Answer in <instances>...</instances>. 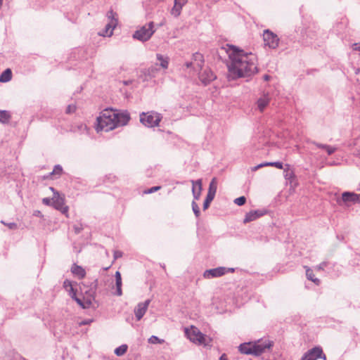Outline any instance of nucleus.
Listing matches in <instances>:
<instances>
[{
	"mask_svg": "<svg viewBox=\"0 0 360 360\" xmlns=\"http://www.w3.org/2000/svg\"><path fill=\"white\" fill-rule=\"evenodd\" d=\"M122 256V253L120 251H115L114 252V258L115 259L121 257Z\"/></svg>",
	"mask_w": 360,
	"mask_h": 360,
	"instance_id": "obj_43",
	"label": "nucleus"
},
{
	"mask_svg": "<svg viewBox=\"0 0 360 360\" xmlns=\"http://www.w3.org/2000/svg\"><path fill=\"white\" fill-rule=\"evenodd\" d=\"M76 106L73 104L69 105L66 108V113L70 114L75 111Z\"/></svg>",
	"mask_w": 360,
	"mask_h": 360,
	"instance_id": "obj_37",
	"label": "nucleus"
},
{
	"mask_svg": "<svg viewBox=\"0 0 360 360\" xmlns=\"http://www.w3.org/2000/svg\"><path fill=\"white\" fill-rule=\"evenodd\" d=\"M115 285H116V292L115 294L117 296H121L122 295V277L121 274L119 271L115 272Z\"/></svg>",
	"mask_w": 360,
	"mask_h": 360,
	"instance_id": "obj_21",
	"label": "nucleus"
},
{
	"mask_svg": "<svg viewBox=\"0 0 360 360\" xmlns=\"http://www.w3.org/2000/svg\"><path fill=\"white\" fill-rule=\"evenodd\" d=\"M129 114L127 111L113 109L104 110L97 118L96 130L109 131L117 127L126 125L129 121Z\"/></svg>",
	"mask_w": 360,
	"mask_h": 360,
	"instance_id": "obj_2",
	"label": "nucleus"
},
{
	"mask_svg": "<svg viewBox=\"0 0 360 360\" xmlns=\"http://www.w3.org/2000/svg\"><path fill=\"white\" fill-rule=\"evenodd\" d=\"M71 272L79 279L84 278L86 275L84 269L81 266H78L75 264L72 266Z\"/></svg>",
	"mask_w": 360,
	"mask_h": 360,
	"instance_id": "obj_20",
	"label": "nucleus"
},
{
	"mask_svg": "<svg viewBox=\"0 0 360 360\" xmlns=\"http://www.w3.org/2000/svg\"><path fill=\"white\" fill-rule=\"evenodd\" d=\"M262 167V165H261V164H259V165H257V166H255V167H252L251 170L252 172H255V171H257V169H260Z\"/></svg>",
	"mask_w": 360,
	"mask_h": 360,
	"instance_id": "obj_47",
	"label": "nucleus"
},
{
	"mask_svg": "<svg viewBox=\"0 0 360 360\" xmlns=\"http://www.w3.org/2000/svg\"><path fill=\"white\" fill-rule=\"evenodd\" d=\"M318 358H323L326 360L325 354H323V351L320 347H314L307 353L302 360H316Z\"/></svg>",
	"mask_w": 360,
	"mask_h": 360,
	"instance_id": "obj_15",
	"label": "nucleus"
},
{
	"mask_svg": "<svg viewBox=\"0 0 360 360\" xmlns=\"http://www.w3.org/2000/svg\"><path fill=\"white\" fill-rule=\"evenodd\" d=\"M214 198V196L207 195L206 199L205 200L204 203H203V210H207L209 207L211 202L213 200Z\"/></svg>",
	"mask_w": 360,
	"mask_h": 360,
	"instance_id": "obj_30",
	"label": "nucleus"
},
{
	"mask_svg": "<svg viewBox=\"0 0 360 360\" xmlns=\"http://www.w3.org/2000/svg\"><path fill=\"white\" fill-rule=\"evenodd\" d=\"M79 129L81 131H86V133H88V129H87V127L84 124H81L79 126Z\"/></svg>",
	"mask_w": 360,
	"mask_h": 360,
	"instance_id": "obj_45",
	"label": "nucleus"
},
{
	"mask_svg": "<svg viewBox=\"0 0 360 360\" xmlns=\"http://www.w3.org/2000/svg\"><path fill=\"white\" fill-rule=\"evenodd\" d=\"M185 334L195 344L204 346L211 345L212 338L202 334L198 328L193 326L186 328Z\"/></svg>",
	"mask_w": 360,
	"mask_h": 360,
	"instance_id": "obj_3",
	"label": "nucleus"
},
{
	"mask_svg": "<svg viewBox=\"0 0 360 360\" xmlns=\"http://www.w3.org/2000/svg\"><path fill=\"white\" fill-rule=\"evenodd\" d=\"M192 209L196 217H198L200 214V209L195 201L192 202Z\"/></svg>",
	"mask_w": 360,
	"mask_h": 360,
	"instance_id": "obj_31",
	"label": "nucleus"
},
{
	"mask_svg": "<svg viewBox=\"0 0 360 360\" xmlns=\"http://www.w3.org/2000/svg\"><path fill=\"white\" fill-rule=\"evenodd\" d=\"M269 77L268 75H265V76L264 77V79H265V80H268V79H269Z\"/></svg>",
	"mask_w": 360,
	"mask_h": 360,
	"instance_id": "obj_52",
	"label": "nucleus"
},
{
	"mask_svg": "<svg viewBox=\"0 0 360 360\" xmlns=\"http://www.w3.org/2000/svg\"><path fill=\"white\" fill-rule=\"evenodd\" d=\"M352 49L355 51H360V42L353 44Z\"/></svg>",
	"mask_w": 360,
	"mask_h": 360,
	"instance_id": "obj_42",
	"label": "nucleus"
},
{
	"mask_svg": "<svg viewBox=\"0 0 360 360\" xmlns=\"http://www.w3.org/2000/svg\"><path fill=\"white\" fill-rule=\"evenodd\" d=\"M162 115L156 112H142L140 115V122L146 127H154L158 126L161 121Z\"/></svg>",
	"mask_w": 360,
	"mask_h": 360,
	"instance_id": "obj_5",
	"label": "nucleus"
},
{
	"mask_svg": "<svg viewBox=\"0 0 360 360\" xmlns=\"http://www.w3.org/2000/svg\"><path fill=\"white\" fill-rule=\"evenodd\" d=\"M1 223L6 225L10 229H15L17 228V224L15 223L5 224L3 221H1Z\"/></svg>",
	"mask_w": 360,
	"mask_h": 360,
	"instance_id": "obj_41",
	"label": "nucleus"
},
{
	"mask_svg": "<svg viewBox=\"0 0 360 360\" xmlns=\"http://www.w3.org/2000/svg\"><path fill=\"white\" fill-rule=\"evenodd\" d=\"M304 269L306 270V276L307 279L311 281L316 285H319L320 284V280L314 276L312 269L307 266H304Z\"/></svg>",
	"mask_w": 360,
	"mask_h": 360,
	"instance_id": "obj_22",
	"label": "nucleus"
},
{
	"mask_svg": "<svg viewBox=\"0 0 360 360\" xmlns=\"http://www.w3.org/2000/svg\"><path fill=\"white\" fill-rule=\"evenodd\" d=\"M40 214V212H37V215H39Z\"/></svg>",
	"mask_w": 360,
	"mask_h": 360,
	"instance_id": "obj_55",
	"label": "nucleus"
},
{
	"mask_svg": "<svg viewBox=\"0 0 360 360\" xmlns=\"http://www.w3.org/2000/svg\"><path fill=\"white\" fill-rule=\"evenodd\" d=\"M327 264H328V263L326 262H323L321 264H319V265H317L315 267V269L318 270V271L323 270L324 268L327 266Z\"/></svg>",
	"mask_w": 360,
	"mask_h": 360,
	"instance_id": "obj_38",
	"label": "nucleus"
},
{
	"mask_svg": "<svg viewBox=\"0 0 360 360\" xmlns=\"http://www.w3.org/2000/svg\"><path fill=\"white\" fill-rule=\"evenodd\" d=\"M42 202L48 206L52 205V198H44L42 199Z\"/></svg>",
	"mask_w": 360,
	"mask_h": 360,
	"instance_id": "obj_40",
	"label": "nucleus"
},
{
	"mask_svg": "<svg viewBox=\"0 0 360 360\" xmlns=\"http://www.w3.org/2000/svg\"><path fill=\"white\" fill-rule=\"evenodd\" d=\"M12 72L10 69H6L0 75V82H7L11 79Z\"/></svg>",
	"mask_w": 360,
	"mask_h": 360,
	"instance_id": "obj_27",
	"label": "nucleus"
},
{
	"mask_svg": "<svg viewBox=\"0 0 360 360\" xmlns=\"http://www.w3.org/2000/svg\"><path fill=\"white\" fill-rule=\"evenodd\" d=\"M49 189L53 192V195L52 197V206L61 212V213L68 216V207L65 205V196L61 195L59 192L56 191L54 188L49 187Z\"/></svg>",
	"mask_w": 360,
	"mask_h": 360,
	"instance_id": "obj_6",
	"label": "nucleus"
},
{
	"mask_svg": "<svg viewBox=\"0 0 360 360\" xmlns=\"http://www.w3.org/2000/svg\"><path fill=\"white\" fill-rule=\"evenodd\" d=\"M219 360H228L227 357H226V355L225 354H223L220 358H219Z\"/></svg>",
	"mask_w": 360,
	"mask_h": 360,
	"instance_id": "obj_50",
	"label": "nucleus"
},
{
	"mask_svg": "<svg viewBox=\"0 0 360 360\" xmlns=\"http://www.w3.org/2000/svg\"><path fill=\"white\" fill-rule=\"evenodd\" d=\"M11 119V115L9 112L6 110H0V122L8 123Z\"/></svg>",
	"mask_w": 360,
	"mask_h": 360,
	"instance_id": "obj_28",
	"label": "nucleus"
},
{
	"mask_svg": "<svg viewBox=\"0 0 360 360\" xmlns=\"http://www.w3.org/2000/svg\"><path fill=\"white\" fill-rule=\"evenodd\" d=\"M293 176V173L292 172H286L285 174V177L286 179H290Z\"/></svg>",
	"mask_w": 360,
	"mask_h": 360,
	"instance_id": "obj_46",
	"label": "nucleus"
},
{
	"mask_svg": "<svg viewBox=\"0 0 360 360\" xmlns=\"http://www.w3.org/2000/svg\"><path fill=\"white\" fill-rule=\"evenodd\" d=\"M313 143L318 148H322V149H325V147L327 146L326 144H321V143H316V142H313Z\"/></svg>",
	"mask_w": 360,
	"mask_h": 360,
	"instance_id": "obj_44",
	"label": "nucleus"
},
{
	"mask_svg": "<svg viewBox=\"0 0 360 360\" xmlns=\"http://www.w3.org/2000/svg\"><path fill=\"white\" fill-rule=\"evenodd\" d=\"M75 231H76L77 233H79V228H75Z\"/></svg>",
	"mask_w": 360,
	"mask_h": 360,
	"instance_id": "obj_53",
	"label": "nucleus"
},
{
	"mask_svg": "<svg viewBox=\"0 0 360 360\" xmlns=\"http://www.w3.org/2000/svg\"><path fill=\"white\" fill-rule=\"evenodd\" d=\"M271 100V95L268 91L262 92L259 97L257 98L256 105L257 109L260 112H263L266 108L269 105L270 101Z\"/></svg>",
	"mask_w": 360,
	"mask_h": 360,
	"instance_id": "obj_12",
	"label": "nucleus"
},
{
	"mask_svg": "<svg viewBox=\"0 0 360 360\" xmlns=\"http://www.w3.org/2000/svg\"><path fill=\"white\" fill-rule=\"evenodd\" d=\"M157 60L160 61V65L164 69H167L169 65V57L164 56L161 54H157L156 56Z\"/></svg>",
	"mask_w": 360,
	"mask_h": 360,
	"instance_id": "obj_24",
	"label": "nucleus"
},
{
	"mask_svg": "<svg viewBox=\"0 0 360 360\" xmlns=\"http://www.w3.org/2000/svg\"><path fill=\"white\" fill-rule=\"evenodd\" d=\"M261 165H262V167H266V166H271V162H266L261 163Z\"/></svg>",
	"mask_w": 360,
	"mask_h": 360,
	"instance_id": "obj_49",
	"label": "nucleus"
},
{
	"mask_svg": "<svg viewBox=\"0 0 360 360\" xmlns=\"http://www.w3.org/2000/svg\"><path fill=\"white\" fill-rule=\"evenodd\" d=\"M40 214V212H37V215H39Z\"/></svg>",
	"mask_w": 360,
	"mask_h": 360,
	"instance_id": "obj_54",
	"label": "nucleus"
},
{
	"mask_svg": "<svg viewBox=\"0 0 360 360\" xmlns=\"http://www.w3.org/2000/svg\"><path fill=\"white\" fill-rule=\"evenodd\" d=\"M233 268H226L223 266L207 269L203 273V276L205 278L210 279L212 278H217L226 274L228 272H234Z\"/></svg>",
	"mask_w": 360,
	"mask_h": 360,
	"instance_id": "obj_8",
	"label": "nucleus"
},
{
	"mask_svg": "<svg viewBox=\"0 0 360 360\" xmlns=\"http://www.w3.org/2000/svg\"><path fill=\"white\" fill-rule=\"evenodd\" d=\"M62 172H63L62 167L60 165H58L54 167L53 170L51 174L60 175L62 174Z\"/></svg>",
	"mask_w": 360,
	"mask_h": 360,
	"instance_id": "obj_34",
	"label": "nucleus"
},
{
	"mask_svg": "<svg viewBox=\"0 0 360 360\" xmlns=\"http://www.w3.org/2000/svg\"><path fill=\"white\" fill-rule=\"evenodd\" d=\"M245 202H246V198L244 196H240L234 200L235 204H236L238 206L243 205L245 203Z\"/></svg>",
	"mask_w": 360,
	"mask_h": 360,
	"instance_id": "obj_33",
	"label": "nucleus"
},
{
	"mask_svg": "<svg viewBox=\"0 0 360 360\" xmlns=\"http://www.w3.org/2000/svg\"><path fill=\"white\" fill-rule=\"evenodd\" d=\"M127 345H122L115 349V354L118 356H122L127 352Z\"/></svg>",
	"mask_w": 360,
	"mask_h": 360,
	"instance_id": "obj_29",
	"label": "nucleus"
},
{
	"mask_svg": "<svg viewBox=\"0 0 360 360\" xmlns=\"http://www.w3.org/2000/svg\"><path fill=\"white\" fill-rule=\"evenodd\" d=\"M91 321H92L91 320H86V321L81 322L79 324L80 325H86V324H89Z\"/></svg>",
	"mask_w": 360,
	"mask_h": 360,
	"instance_id": "obj_48",
	"label": "nucleus"
},
{
	"mask_svg": "<svg viewBox=\"0 0 360 360\" xmlns=\"http://www.w3.org/2000/svg\"><path fill=\"white\" fill-rule=\"evenodd\" d=\"M174 1L179 2L184 4H186L187 2V0H174Z\"/></svg>",
	"mask_w": 360,
	"mask_h": 360,
	"instance_id": "obj_51",
	"label": "nucleus"
},
{
	"mask_svg": "<svg viewBox=\"0 0 360 360\" xmlns=\"http://www.w3.org/2000/svg\"><path fill=\"white\" fill-rule=\"evenodd\" d=\"M150 303V300H146L143 302H139L134 309V314L137 321H140L145 315L148 306Z\"/></svg>",
	"mask_w": 360,
	"mask_h": 360,
	"instance_id": "obj_13",
	"label": "nucleus"
},
{
	"mask_svg": "<svg viewBox=\"0 0 360 360\" xmlns=\"http://www.w3.org/2000/svg\"><path fill=\"white\" fill-rule=\"evenodd\" d=\"M160 189V186H153V187L145 191L144 193H146V194L153 193L155 191H158Z\"/></svg>",
	"mask_w": 360,
	"mask_h": 360,
	"instance_id": "obj_36",
	"label": "nucleus"
},
{
	"mask_svg": "<svg viewBox=\"0 0 360 360\" xmlns=\"http://www.w3.org/2000/svg\"><path fill=\"white\" fill-rule=\"evenodd\" d=\"M264 44L271 49H276L278 46V38L276 34L266 30L263 34Z\"/></svg>",
	"mask_w": 360,
	"mask_h": 360,
	"instance_id": "obj_11",
	"label": "nucleus"
},
{
	"mask_svg": "<svg viewBox=\"0 0 360 360\" xmlns=\"http://www.w3.org/2000/svg\"><path fill=\"white\" fill-rule=\"evenodd\" d=\"M191 182L192 184V193L194 198L193 201H195L200 199L202 190V181L201 179H199L196 181L191 180Z\"/></svg>",
	"mask_w": 360,
	"mask_h": 360,
	"instance_id": "obj_16",
	"label": "nucleus"
},
{
	"mask_svg": "<svg viewBox=\"0 0 360 360\" xmlns=\"http://www.w3.org/2000/svg\"><path fill=\"white\" fill-rule=\"evenodd\" d=\"M271 166L275 167L278 169H282L283 163L281 162H271Z\"/></svg>",
	"mask_w": 360,
	"mask_h": 360,
	"instance_id": "obj_39",
	"label": "nucleus"
},
{
	"mask_svg": "<svg viewBox=\"0 0 360 360\" xmlns=\"http://www.w3.org/2000/svg\"><path fill=\"white\" fill-rule=\"evenodd\" d=\"M108 22L106 24L105 28L99 32V34L103 37H111L113 34V30L117 25V14L112 11H110L107 13Z\"/></svg>",
	"mask_w": 360,
	"mask_h": 360,
	"instance_id": "obj_7",
	"label": "nucleus"
},
{
	"mask_svg": "<svg viewBox=\"0 0 360 360\" xmlns=\"http://www.w3.org/2000/svg\"><path fill=\"white\" fill-rule=\"evenodd\" d=\"M148 342L151 344H157V343H162L164 342L163 340H160L155 335H152L149 339Z\"/></svg>",
	"mask_w": 360,
	"mask_h": 360,
	"instance_id": "obj_32",
	"label": "nucleus"
},
{
	"mask_svg": "<svg viewBox=\"0 0 360 360\" xmlns=\"http://www.w3.org/2000/svg\"><path fill=\"white\" fill-rule=\"evenodd\" d=\"M254 342L256 356H259L269 350L274 345L273 342L269 339H260L257 341H255Z\"/></svg>",
	"mask_w": 360,
	"mask_h": 360,
	"instance_id": "obj_10",
	"label": "nucleus"
},
{
	"mask_svg": "<svg viewBox=\"0 0 360 360\" xmlns=\"http://www.w3.org/2000/svg\"><path fill=\"white\" fill-rule=\"evenodd\" d=\"M63 287L69 292L70 295L75 300L76 297V293L74 291L72 282L69 280H65L63 282Z\"/></svg>",
	"mask_w": 360,
	"mask_h": 360,
	"instance_id": "obj_25",
	"label": "nucleus"
},
{
	"mask_svg": "<svg viewBox=\"0 0 360 360\" xmlns=\"http://www.w3.org/2000/svg\"><path fill=\"white\" fill-rule=\"evenodd\" d=\"M199 79L204 85H207L216 79V76L210 69L205 68L199 73Z\"/></svg>",
	"mask_w": 360,
	"mask_h": 360,
	"instance_id": "obj_14",
	"label": "nucleus"
},
{
	"mask_svg": "<svg viewBox=\"0 0 360 360\" xmlns=\"http://www.w3.org/2000/svg\"><path fill=\"white\" fill-rule=\"evenodd\" d=\"M95 289L91 288L89 291L86 292V295L83 297V300L80 298L75 297V300L79 304L82 308H89L93 306L95 301Z\"/></svg>",
	"mask_w": 360,
	"mask_h": 360,
	"instance_id": "obj_9",
	"label": "nucleus"
},
{
	"mask_svg": "<svg viewBox=\"0 0 360 360\" xmlns=\"http://www.w3.org/2000/svg\"><path fill=\"white\" fill-rule=\"evenodd\" d=\"M324 150L326 151L328 155H332L333 153H334L337 150V148H335L334 146H331L327 145V146L325 147Z\"/></svg>",
	"mask_w": 360,
	"mask_h": 360,
	"instance_id": "obj_35",
	"label": "nucleus"
},
{
	"mask_svg": "<svg viewBox=\"0 0 360 360\" xmlns=\"http://www.w3.org/2000/svg\"><path fill=\"white\" fill-rule=\"evenodd\" d=\"M185 4L174 1V5L171 10V14L174 17H178L181 14V9Z\"/></svg>",
	"mask_w": 360,
	"mask_h": 360,
	"instance_id": "obj_23",
	"label": "nucleus"
},
{
	"mask_svg": "<svg viewBox=\"0 0 360 360\" xmlns=\"http://www.w3.org/2000/svg\"><path fill=\"white\" fill-rule=\"evenodd\" d=\"M217 189V179L213 178L210 183L207 195L215 196Z\"/></svg>",
	"mask_w": 360,
	"mask_h": 360,
	"instance_id": "obj_26",
	"label": "nucleus"
},
{
	"mask_svg": "<svg viewBox=\"0 0 360 360\" xmlns=\"http://www.w3.org/2000/svg\"><path fill=\"white\" fill-rule=\"evenodd\" d=\"M226 53L230 59L228 64L229 80L249 77L257 72V58L255 54L245 52L232 45L228 46Z\"/></svg>",
	"mask_w": 360,
	"mask_h": 360,
	"instance_id": "obj_1",
	"label": "nucleus"
},
{
	"mask_svg": "<svg viewBox=\"0 0 360 360\" xmlns=\"http://www.w3.org/2000/svg\"><path fill=\"white\" fill-rule=\"evenodd\" d=\"M239 351L245 354H254L256 356L255 342H249L240 344L239 346Z\"/></svg>",
	"mask_w": 360,
	"mask_h": 360,
	"instance_id": "obj_18",
	"label": "nucleus"
},
{
	"mask_svg": "<svg viewBox=\"0 0 360 360\" xmlns=\"http://www.w3.org/2000/svg\"><path fill=\"white\" fill-rule=\"evenodd\" d=\"M204 60L202 54L195 53L193 55V61L186 63L185 65L187 68H202Z\"/></svg>",
	"mask_w": 360,
	"mask_h": 360,
	"instance_id": "obj_17",
	"label": "nucleus"
},
{
	"mask_svg": "<svg viewBox=\"0 0 360 360\" xmlns=\"http://www.w3.org/2000/svg\"><path fill=\"white\" fill-rule=\"evenodd\" d=\"M153 22H150L140 27L133 34V38L140 41H148L155 32Z\"/></svg>",
	"mask_w": 360,
	"mask_h": 360,
	"instance_id": "obj_4",
	"label": "nucleus"
},
{
	"mask_svg": "<svg viewBox=\"0 0 360 360\" xmlns=\"http://www.w3.org/2000/svg\"><path fill=\"white\" fill-rule=\"evenodd\" d=\"M264 212L261 210H253L246 214L245 217L243 220L245 224L256 220L260 217L263 216Z\"/></svg>",
	"mask_w": 360,
	"mask_h": 360,
	"instance_id": "obj_19",
	"label": "nucleus"
}]
</instances>
